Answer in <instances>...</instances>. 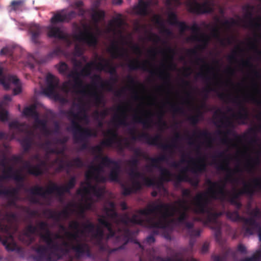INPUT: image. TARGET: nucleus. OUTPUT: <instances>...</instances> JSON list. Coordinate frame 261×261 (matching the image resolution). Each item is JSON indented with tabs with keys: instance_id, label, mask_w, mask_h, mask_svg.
Here are the masks:
<instances>
[{
	"instance_id": "e2e57ef3",
	"label": "nucleus",
	"mask_w": 261,
	"mask_h": 261,
	"mask_svg": "<svg viewBox=\"0 0 261 261\" xmlns=\"http://www.w3.org/2000/svg\"><path fill=\"white\" fill-rule=\"evenodd\" d=\"M257 36V35L255 34L254 38L253 40L250 41L248 44L251 49L253 50L258 56H261V50L258 49Z\"/></svg>"
},
{
	"instance_id": "5fc2aeb1",
	"label": "nucleus",
	"mask_w": 261,
	"mask_h": 261,
	"mask_svg": "<svg viewBox=\"0 0 261 261\" xmlns=\"http://www.w3.org/2000/svg\"><path fill=\"white\" fill-rule=\"evenodd\" d=\"M89 186L91 188V192L95 196L98 198H101L103 197L105 193V188L97 187L96 186H93L91 184H89Z\"/></svg>"
},
{
	"instance_id": "37998d69",
	"label": "nucleus",
	"mask_w": 261,
	"mask_h": 261,
	"mask_svg": "<svg viewBox=\"0 0 261 261\" xmlns=\"http://www.w3.org/2000/svg\"><path fill=\"white\" fill-rule=\"evenodd\" d=\"M90 10L92 12V20L95 24H98L101 20L104 19L105 17V13L103 11L96 10L94 8H92Z\"/></svg>"
},
{
	"instance_id": "c85d7f7f",
	"label": "nucleus",
	"mask_w": 261,
	"mask_h": 261,
	"mask_svg": "<svg viewBox=\"0 0 261 261\" xmlns=\"http://www.w3.org/2000/svg\"><path fill=\"white\" fill-rule=\"evenodd\" d=\"M212 35L213 37L216 39L223 46H225L226 45H230L232 42V37H228L225 38H222L221 37L220 30L218 26L212 28Z\"/></svg>"
},
{
	"instance_id": "bf43d9fd",
	"label": "nucleus",
	"mask_w": 261,
	"mask_h": 261,
	"mask_svg": "<svg viewBox=\"0 0 261 261\" xmlns=\"http://www.w3.org/2000/svg\"><path fill=\"white\" fill-rule=\"evenodd\" d=\"M20 143L23 148L24 151L27 152L29 151L31 147L32 139L31 137L27 136L20 140Z\"/></svg>"
},
{
	"instance_id": "de8ad7c7",
	"label": "nucleus",
	"mask_w": 261,
	"mask_h": 261,
	"mask_svg": "<svg viewBox=\"0 0 261 261\" xmlns=\"http://www.w3.org/2000/svg\"><path fill=\"white\" fill-rule=\"evenodd\" d=\"M18 192L19 190L16 188L5 189H1L0 188V196L5 195L9 198H18Z\"/></svg>"
},
{
	"instance_id": "a18cd8bd",
	"label": "nucleus",
	"mask_w": 261,
	"mask_h": 261,
	"mask_svg": "<svg viewBox=\"0 0 261 261\" xmlns=\"http://www.w3.org/2000/svg\"><path fill=\"white\" fill-rule=\"evenodd\" d=\"M255 20L249 21L244 25V28H249L254 30L261 31V15H257L254 18Z\"/></svg>"
},
{
	"instance_id": "4c0bfd02",
	"label": "nucleus",
	"mask_w": 261,
	"mask_h": 261,
	"mask_svg": "<svg viewBox=\"0 0 261 261\" xmlns=\"http://www.w3.org/2000/svg\"><path fill=\"white\" fill-rule=\"evenodd\" d=\"M103 172V167L99 164L97 166H92L90 167L88 171L85 174L86 178L87 180H90L93 178L94 175L98 174H100Z\"/></svg>"
},
{
	"instance_id": "13d9d810",
	"label": "nucleus",
	"mask_w": 261,
	"mask_h": 261,
	"mask_svg": "<svg viewBox=\"0 0 261 261\" xmlns=\"http://www.w3.org/2000/svg\"><path fill=\"white\" fill-rule=\"evenodd\" d=\"M188 171H189L188 167L185 168L181 170L180 174L176 176L177 183L179 184L182 181H189V177L187 174Z\"/></svg>"
},
{
	"instance_id": "2f4dec72",
	"label": "nucleus",
	"mask_w": 261,
	"mask_h": 261,
	"mask_svg": "<svg viewBox=\"0 0 261 261\" xmlns=\"http://www.w3.org/2000/svg\"><path fill=\"white\" fill-rule=\"evenodd\" d=\"M193 137L198 139L203 138L205 140V143L208 147H211L213 139L211 134L207 130L197 129L194 130L193 134Z\"/></svg>"
},
{
	"instance_id": "c03bdc74",
	"label": "nucleus",
	"mask_w": 261,
	"mask_h": 261,
	"mask_svg": "<svg viewBox=\"0 0 261 261\" xmlns=\"http://www.w3.org/2000/svg\"><path fill=\"white\" fill-rule=\"evenodd\" d=\"M140 178L143 179V184L147 187L153 186L155 185V182L154 179L146 177L143 173L137 171L133 179L134 180Z\"/></svg>"
},
{
	"instance_id": "2eb2a0df",
	"label": "nucleus",
	"mask_w": 261,
	"mask_h": 261,
	"mask_svg": "<svg viewBox=\"0 0 261 261\" xmlns=\"http://www.w3.org/2000/svg\"><path fill=\"white\" fill-rule=\"evenodd\" d=\"M37 234L41 240L45 242L47 246H51L54 248H57L56 244H53L52 234L48 229V223L44 221H40L37 223Z\"/></svg>"
},
{
	"instance_id": "1a4fd4ad",
	"label": "nucleus",
	"mask_w": 261,
	"mask_h": 261,
	"mask_svg": "<svg viewBox=\"0 0 261 261\" xmlns=\"http://www.w3.org/2000/svg\"><path fill=\"white\" fill-rule=\"evenodd\" d=\"M0 231L5 233L0 236V242L8 251H19V247L15 241L13 233L11 232V226L0 222Z\"/></svg>"
},
{
	"instance_id": "58836bf2",
	"label": "nucleus",
	"mask_w": 261,
	"mask_h": 261,
	"mask_svg": "<svg viewBox=\"0 0 261 261\" xmlns=\"http://www.w3.org/2000/svg\"><path fill=\"white\" fill-rule=\"evenodd\" d=\"M243 10L245 12L244 18L245 19L248 20V21H243L244 24H247L249 21L255 20L254 18L253 17V12L255 9L254 6L250 4H246L243 7Z\"/></svg>"
},
{
	"instance_id": "72a5a7b5",
	"label": "nucleus",
	"mask_w": 261,
	"mask_h": 261,
	"mask_svg": "<svg viewBox=\"0 0 261 261\" xmlns=\"http://www.w3.org/2000/svg\"><path fill=\"white\" fill-rule=\"evenodd\" d=\"M108 174V179L111 182H120V174L121 172V166L119 162L113 166Z\"/></svg>"
},
{
	"instance_id": "393cba45",
	"label": "nucleus",
	"mask_w": 261,
	"mask_h": 261,
	"mask_svg": "<svg viewBox=\"0 0 261 261\" xmlns=\"http://www.w3.org/2000/svg\"><path fill=\"white\" fill-rule=\"evenodd\" d=\"M100 62L97 63L96 69L100 71H105L109 73L111 76L117 74L116 68L113 66L110 62L107 59L100 58Z\"/></svg>"
},
{
	"instance_id": "6ab92c4d",
	"label": "nucleus",
	"mask_w": 261,
	"mask_h": 261,
	"mask_svg": "<svg viewBox=\"0 0 261 261\" xmlns=\"http://www.w3.org/2000/svg\"><path fill=\"white\" fill-rule=\"evenodd\" d=\"M167 205L165 203H160L158 204H149L147 207L143 209H140L138 213L141 215L146 216L147 218L150 217L149 215L154 213H159L161 215L160 219L162 218V213H164V208L167 207Z\"/></svg>"
},
{
	"instance_id": "ea45409f",
	"label": "nucleus",
	"mask_w": 261,
	"mask_h": 261,
	"mask_svg": "<svg viewBox=\"0 0 261 261\" xmlns=\"http://www.w3.org/2000/svg\"><path fill=\"white\" fill-rule=\"evenodd\" d=\"M97 63L91 61L87 63L86 65L80 71L81 77H88L92 73L93 68L96 69Z\"/></svg>"
},
{
	"instance_id": "09e8293b",
	"label": "nucleus",
	"mask_w": 261,
	"mask_h": 261,
	"mask_svg": "<svg viewBox=\"0 0 261 261\" xmlns=\"http://www.w3.org/2000/svg\"><path fill=\"white\" fill-rule=\"evenodd\" d=\"M239 211L236 209L234 211H228L226 212V216L227 218L232 221L238 222L240 221H243L244 222V219L245 218L241 217L239 213Z\"/></svg>"
},
{
	"instance_id": "0eeeda50",
	"label": "nucleus",
	"mask_w": 261,
	"mask_h": 261,
	"mask_svg": "<svg viewBox=\"0 0 261 261\" xmlns=\"http://www.w3.org/2000/svg\"><path fill=\"white\" fill-rule=\"evenodd\" d=\"M222 115L223 118L221 119L219 122L221 123L220 125H218L217 123L215 124L219 127H224L226 129L225 130H218L217 131V134L222 136L221 142L223 144H229L231 142V140L229 138V136L234 133L233 129L234 128V125L233 121L228 117H226L224 113L220 109H218L214 113L215 116Z\"/></svg>"
},
{
	"instance_id": "9d476101",
	"label": "nucleus",
	"mask_w": 261,
	"mask_h": 261,
	"mask_svg": "<svg viewBox=\"0 0 261 261\" xmlns=\"http://www.w3.org/2000/svg\"><path fill=\"white\" fill-rule=\"evenodd\" d=\"M130 223L144 225L149 228L166 229L168 225V223L162 219L155 220L152 217H148L143 219L136 214H134L130 217Z\"/></svg>"
},
{
	"instance_id": "a19ab883",
	"label": "nucleus",
	"mask_w": 261,
	"mask_h": 261,
	"mask_svg": "<svg viewBox=\"0 0 261 261\" xmlns=\"http://www.w3.org/2000/svg\"><path fill=\"white\" fill-rule=\"evenodd\" d=\"M187 54L191 57H196V63L199 65V63L203 64V67L206 68L207 71H208L210 69L209 65L206 63L205 59L202 58L198 57L197 51L196 49H189L187 50Z\"/></svg>"
},
{
	"instance_id": "b1692460",
	"label": "nucleus",
	"mask_w": 261,
	"mask_h": 261,
	"mask_svg": "<svg viewBox=\"0 0 261 261\" xmlns=\"http://www.w3.org/2000/svg\"><path fill=\"white\" fill-rule=\"evenodd\" d=\"M22 163H23V168L27 170L28 174L35 176H38L43 174V171L41 169V165L44 164V161H41L40 164H37L36 165H32L30 162L28 161H24L23 160Z\"/></svg>"
},
{
	"instance_id": "052dcab7",
	"label": "nucleus",
	"mask_w": 261,
	"mask_h": 261,
	"mask_svg": "<svg viewBox=\"0 0 261 261\" xmlns=\"http://www.w3.org/2000/svg\"><path fill=\"white\" fill-rule=\"evenodd\" d=\"M81 77H82L76 78V79L73 80L74 84L73 85V88L76 90L81 89L79 91V92L85 94L86 93V91L85 90V87L83 85V81Z\"/></svg>"
},
{
	"instance_id": "f257e3e1",
	"label": "nucleus",
	"mask_w": 261,
	"mask_h": 261,
	"mask_svg": "<svg viewBox=\"0 0 261 261\" xmlns=\"http://www.w3.org/2000/svg\"><path fill=\"white\" fill-rule=\"evenodd\" d=\"M214 158H224L218 162L214 160L213 164L216 165L218 170L225 171L226 175L225 182L213 181L208 179L206 184L209 186L206 192H200L194 198L193 211L196 214H206L204 220L200 219L205 224L211 223V228L214 230V236L216 241L220 244H223L222 238V223L218 220L222 213L221 212H212L208 207L211 200H219L222 202L227 201L231 205L234 206L238 210L242 207V204L239 200L243 195L252 196L255 194V190L250 185L245 182L243 188L240 190H234L232 193L225 190L226 182L231 184L238 182V178L234 176V173L241 172L239 167L232 169L229 166V159L223 151L219 152Z\"/></svg>"
},
{
	"instance_id": "c756f323",
	"label": "nucleus",
	"mask_w": 261,
	"mask_h": 261,
	"mask_svg": "<svg viewBox=\"0 0 261 261\" xmlns=\"http://www.w3.org/2000/svg\"><path fill=\"white\" fill-rule=\"evenodd\" d=\"M204 156H200L197 160V163L193 162L190 170L194 174L202 173L206 171V165Z\"/></svg>"
},
{
	"instance_id": "c9c22d12",
	"label": "nucleus",
	"mask_w": 261,
	"mask_h": 261,
	"mask_svg": "<svg viewBox=\"0 0 261 261\" xmlns=\"http://www.w3.org/2000/svg\"><path fill=\"white\" fill-rule=\"evenodd\" d=\"M92 238L96 245L102 247V241L104 237V231L102 228L97 226L94 231L92 232Z\"/></svg>"
},
{
	"instance_id": "6e6d98bb",
	"label": "nucleus",
	"mask_w": 261,
	"mask_h": 261,
	"mask_svg": "<svg viewBox=\"0 0 261 261\" xmlns=\"http://www.w3.org/2000/svg\"><path fill=\"white\" fill-rule=\"evenodd\" d=\"M65 234L67 238V239L70 241L72 243V242H75L76 243H82L79 239L80 238V235H82L80 232V231H74L73 232L66 231Z\"/></svg>"
},
{
	"instance_id": "f8f14e48",
	"label": "nucleus",
	"mask_w": 261,
	"mask_h": 261,
	"mask_svg": "<svg viewBox=\"0 0 261 261\" xmlns=\"http://www.w3.org/2000/svg\"><path fill=\"white\" fill-rule=\"evenodd\" d=\"M217 92L218 96L219 98L222 100L228 99L229 101H231L234 103H236L239 108L238 112H242L243 113H249L247 108L243 105V103L238 100V98L236 97L231 99V96L229 94H227L224 92H220L217 89L212 87L211 85H208L203 90V93L204 94V98L206 100L208 98V94L210 92Z\"/></svg>"
},
{
	"instance_id": "aec40b11",
	"label": "nucleus",
	"mask_w": 261,
	"mask_h": 261,
	"mask_svg": "<svg viewBox=\"0 0 261 261\" xmlns=\"http://www.w3.org/2000/svg\"><path fill=\"white\" fill-rule=\"evenodd\" d=\"M127 67L130 70H136L138 69H142L144 71H148L151 75H156L157 72L156 70H149L147 67V65L152 66V64L148 61L145 60L143 62H140L139 60L135 59L129 60L127 64Z\"/></svg>"
},
{
	"instance_id": "f3484780",
	"label": "nucleus",
	"mask_w": 261,
	"mask_h": 261,
	"mask_svg": "<svg viewBox=\"0 0 261 261\" xmlns=\"http://www.w3.org/2000/svg\"><path fill=\"white\" fill-rule=\"evenodd\" d=\"M58 188V185H57V184L50 181L49 186H48L46 189H44L43 187L35 186L30 188L28 190V192L34 195L45 197L46 195H50L54 193L57 194Z\"/></svg>"
},
{
	"instance_id": "7ed1b4c3",
	"label": "nucleus",
	"mask_w": 261,
	"mask_h": 261,
	"mask_svg": "<svg viewBox=\"0 0 261 261\" xmlns=\"http://www.w3.org/2000/svg\"><path fill=\"white\" fill-rule=\"evenodd\" d=\"M53 244H56L57 248H54L51 246H47L51 253L57 256L58 258H62L63 256L69 253L70 250L74 251L75 256L80 258L84 255L89 257L92 256L89 245L87 243L73 244L72 242H68L63 241L61 244L58 243L53 239Z\"/></svg>"
},
{
	"instance_id": "7c9ffc66",
	"label": "nucleus",
	"mask_w": 261,
	"mask_h": 261,
	"mask_svg": "<svg viewBox=\"0 0 261 261\" xmlns=\"http://www.w3.org/2000/svg\"><path fill=\"white\" fill-rule=\"evenodd\" d=\"M105 136L108 138L101 142V144L106 147H111L118 138V134L116 130L110 129L107 132Z\"/></svg>"
},
{
	"instance_id": "423d86ee",
	"label": "nucleus",
	"mask_w": 261,
	"mask_h": 261,
	"mask_svg": "<svg viewBox=\"0 0 261 261\" xmlns=\"http://www.w3.org/2000/svg\"><path fill=\"white\" fill-rule=\"evenodd\" d=\"M178 207L171 205L169 204H166L168 206L164 208V213H162V220L165 221L167 223L168 228L169 226V222H167V219L168 217H173L176 213L178 214L177 218V221L180 224H184L188 218V211L190 210V206L188 205V200L186 199L179 200L176 202Z\"/></svg>"
},
{
	"instance_id": "f704fd0d",
	"label": "nucleus",
	"mask_w": 261,
	"mask_h": 261,
	"mask_svg": "<svg viewBox=\"0 0 261 261\" xmlns=\"http://www.w3.org/2000/svg\"><path fill=\"white\" fill-rule=\"evenodd\" d=\"M92 85L96 86L98 84H100V86L103 89H106L109 91H112V86L108 81H103L100 75L94 74L91 77Z\"/></svg>"
},
{
	"instance_id": "774afa93",
	"label": "nucleus",
	"mask_w": 261,
	"mask_h": 261,
	"mask_svg": "<svg viewBox=\"0 0 261 261\" xmlns=\"http://www.w3.org/2000/svg\"><path fill=\"white\" fill-rule=\"evenodd\" d=\"M82 226L83 229L82 230H85L84 234L82 236H85L86 233H92L94 231L95 228V225L89 221H87L86 223H83Z\"/></svg>"
},
{
	"instance_id": "f03ea898",
	"label": "nucleus",
	"mask_w": 261,
	"mask_h": 261,
	"mask_svg": "<svg viewBox=\"0 0 261 261\" xmlns=\"http://www.w3.org/2000/svg\"><path fill=\"white\" fill-rule=\"evenodd\" d=\"M98 222L107 229L109 232L107 239L115 237L116 242H123L118 249H124L133 235V232L128 227V225L130 223V217L126 214L120 217L117 221L116 230L113 229L112 223L103 216L98 219Z\"/></svg>"
},
{
	"instance_id": "9b49d317",
	"label": "nucleus",
	"mask_w": 261,
	"mask_h": 261,
	"mask_svg": "<svg viewBox=\"0 0 261 261\" xmlns=\"http://www.w3.org/2000/svg\"><path fill=\"white\" fill-rule=\"evenodd\" d=\"M59 79L48 73L46 77V87L43 89V93L50 98L58 99L60 95L58 91L60 89Z\"/></svg>"
},
{
	"instance_id": "69168bd1",
	"label": "nucleus",
	"mask_w": 261,
	"mask_h": 261,
	"mask_svg": "<svg viewBox=\"0 0 261 261\" xmlns=\"http://www.w3.org/2000/svg\"><path fill=\"white\" fill-rule=\"evenodd\" d=\"M231 253H232V251L228 248L222 255H213L212 256V258L213 261H226L227 256Z\"/></svg>"
},
{
	"instance_id": "e433bc0d",
	"label": "nucleus",
	"mask_w": 261,
	"mask_h": 261,
	"mask_svg": "<svg viewBox=\"0 0 261 261\" xmlns=\"http://www.w3.org/2000/svg\"><path fill=\"white\" fill-rule=\"evenodd\" d=\"M45 213L47 214L48 218L57 221H60L62 217L66 218L69 216L68 211L66 209L60 212H57L51 210H47L45 211Z\"/></svg>"
},
{
	"instance_id": "473e14b6",
	"label": "nucleus",
	"mask_w": 261,
	"mask_h": 261,
	"mask_svg": "<svg viewBox=\"0 0 261 261\" xmlns=\"http://www.w3.org/2000/svg\"><path fill=\"white\" fill-rule=\"evenodd\" d=\"M149 5L150 3L148 1L139 0L138 5L134 8V11L138 15L145 16L148 14V8Z\"/></svg>"
},
{
	"instance_id": "dca6fc26",
	"label": "nucleus",
	"mask_w": 261,
	"mask_h": 261,
	"mask_svg": "<svg viewBox=\"0 0 261 261\" xmlns=\"http://www.w3.org/2000/svg\"><path fill=\"white\" fill-rule=\"evenodd\" d=\"M47 30L48 37L64 40L69 46L72 44V40L69 35L65 33L60 27L52 24L47 27Z\"/></svg>"
},
{
	"instance_id": "680f3d73",
	"label": "nucleus",
	"mask_w": 261,
	"mask_h": 261,
	"mask_svg": "<svg viewBox=\"0 0 261 261\" xmlns=\"http://www.w3.org/2000/svg\"><path fill=\"white\" fill-rule=\"evenodd\" d=\"M232 117L236 120L240 121L239 123L242 124H245V121L249 118V113L238 112L237 114H233Z\"/></svg>"
},
{
	"instance_id": "ddd939ff",
	"label": "nucleus",
	"mask_w": 261,
	"mask_h": 261,
	"mask_svg": "<svg viewBox=\"0 0 261 261\" xmlns=\"http://www.w3.org/2000/svg\"><path fill=\"white\" fill-rule=\"evenodd\" d=\"M151 163L149 165L146 166L148 171H151V167H153L159 169L162 178L164 180L169 181V177L171 176L170 172L166 168H163L159 164L162 162H167L168 157L166 154H161L157 158H149Z\"/></svg>"
},
{
	"instance_id": "a878e982",
	"label": "nucleus",
	"mask_w": 261,
	"mask_h": 261,
	"mask_svg": "<svg viewBox=\"0 0 261 261\" xmlns=\"http://www.w3.org/2000/svg\"><path fill=\"white\" fill-rule=\"evenodd\" d=\"M108 51L111 54L112 58L114 59L118 58H123L128 57L126 49L123 48H120L116 42H114L112 43Z\"/></svg>"
},
{
	"instance_id": "0e129e2a",
	"label": "nucleus",
	"mask_w": 261,
	"mask_h": 261,
	"mask_svg": "<svg viewBox=\"0 0 261 261\" xmlns=\"http://www.w3.org/2000/svg\"><path fill=\"white\" fill-rule=\"evenodd\" d=\"M38 229L37 226H34L32 224L28 225L25 228V231L24 233V235L27 238L30 239V243L32 242V240L31 239V235L35 233H37Z\"/></svg>"
},
{
	"instance_id": "603ef678",
	"label": "nucleus",
	"mask_w": 261,
	"mask_h": 261,
	"mask_svg": "<svg viewBox=\"0 0 261 261\" xmlns=\"http://www.w3.org/2000/svg\"><path fill=\"white\" fill-rule=\"evenodd\" d=\"M23 113L24 115L27 117H32L34 119L39 116L38 113L36 110V107L35 106H31L25 108L23 110Z\"/></svg>"
},
{
	"instance_id": "39448f33",
	"label": "nucleus",
	"mask_w": 261,
	"mask_h": 261,
	"mask_svg": "<svg viewBox=\"0 0 261 261\" xmlns=\"http://www.w3.org/2000/svg\"><path fill=\"white\" fill-rule=\"evenodd\" d=\"M69 130V129H68ZM70 130L73 133L74 141L76 144H81L80 150L83 151L89 148L88 139L90 137H96L97 133L96 131L87 127H83L75 121H72V126Z\"/></svg>"
},
{
	"instance_id": "6e6552de",
	"label": "nucleus",
	"mask_w": 261,
	"mask_h": 261,
	"mask_svg": "<svg viewBox=\"0 0 261 261\" xmlns=\"http://www.w3.org/2000/svg\"><path fill=\"white\" fill-rule=\"evenodd\" d=\"M243 228L247 234L252 235L255 232H257L259 239L261 241V225L253 218L244 219ZM239 261H261V251L257 250L251 257H245Z\"/></svg>"
},
{
	"instance_id": "4be33fe9",
	"label": "nucleus",
	"mask_w": 261,
	"mask_h": 261,
	"mask_svg": "<svg viewBox=\"0 0 261 261\" xmlns=\"http://www.w3.org/2000/svg\"><path fill=\"white\" fill-rule=\"evenodd\" d=\"M74 38L78 41L86 43L89 46L94 47L97 44L96 37L91 32L86 31L79 34L75 35Z\"/></svg>"
},
{
	"instance_id": "49530a36",
	"label": "nucleus",
	"mask_w": 261,
	"mask_h": 261,
	"mask_svg": "<svg viewBox=\"0 0 261 261\" xmlns=\"http://www.w3.org/2000/svg\"><path fill=\"white\" fill-rule=\"evenodd\" d=\"M240 65L242 67L248 68L251 69L252 73L255 77L257 78L261 77L260 73L255 69L254 66L250 59L242 60Z\"/></svg>"
},
{
	"instance_id": "20e7f679",
	"label": "nucleus",
	"mask_w": 261,
	"mask_h": 261,
	"mask_svg": "<svg viewBox=\"0 0 261 261\" xmlns=\"http://www.w3.org/2000/svg\"><path fill=\"white\" fill-rule=\"evenodd\" d=\"M136 129L134 128L129 129L128 133L131 136V138L133 140L144 141L149 145L156 146L164 150H169L171 152H173L172 150L174 148L177 147L176 142L181 138L180 134L176 133L172 139L171 144H165L162 142V136L160 134H156L154 136H152L147 132H142L136 135Z\"/></svg>"
},
{
	"instance_id": "5701e85b",
	"label": "nucleus",
	"mask_w": 261,
	"mask_h": 261,
	"mask_svg": "<svg viewBox=\"0 0 261 261\" xmlns=\"http://www.w3.org/2000/svg\"><path fill=\"white\" fill-rule=\"evenodd\" d=\"M144 118L142 116L135 115L133 116V120L135 122L143 125L144 128L150 129L152 127L153 121L151 118L152 116L150 111L146 112L143 115Z\"/></svg>"
},
{
	"instance_id": "864d4df0",
	"label": "nucleus",
	"mask_w": 261,
	"mask_h": 261,
	"mask_svg": "<svg viewBox=\"0 0 261 261\" xmlns=\"http://www.w3.org/2000/svg\"><path fill=\"white\" fill-rule=\"evenodd\" d=\"M260 162V159L258 156L252 158L249 155V159L245 165L246 170L250 171L254 168V166L259 165Z\"/></svg>"
},
{
	"instance_id": "4d7b16f0",
	"label": "nucleus",
	"mask_w": 261,
	"mask_h": 261,
	"mask_svg": "<svg viewBox=\"0 0 261 261\" xmlns=\"http://www.w3.org/2000/svg\"><path fill=\"white\" fill-rule=\"evenodd\" d=\"M66 166L67 168H68L73 167L81 168L84 166V162L80 158L76 157L73 159L71 161L66 162Z\"/></svg>"
},
{
	"instance_id": "3c124183",
	"label": "nucleus",
	"mask_w": 261,
	"mask_h": 261,
	"mask_svg": "<svg viewBox=\"0 0 261 261\" xmlns=\"http://www.w3.org/2000/svg\"><path fill=\"white\" fill-rule=\"evenodd\" d=\"M110 207H105L104 210L106 215L112 219H116L118 215L115 210V204L113 202H109Z\"/></svg>"
},
{
	"instance_id": "bb28decb",
	"label": "nucleus",
	"mask_w": 261,
	"mask_h": 261,
	"mask_svg": "<svg viewBox=\"0 0 261 261\" xmlns=\"http://www.w3.org/2000/svg\"><path fill=\"white\" fill-rule=\"evenodd\" d=\"M210 40V37L204 33H201L199 35H194L187 38V41H198L201 42V44L197 46V48L199 49H205L208 45Z\"/></svg>"
},
{
	"instance_id": "79ce46f5",
	"label": "nucleus",
	"mask_w": 261,
	"mask_h": 261,
	"mask_svg": "<svg viewBox=\"0 0 261 261\" xmlns=\"http://www.w3.org/2000/svg\"><path fill=\"white\" fill-rule=\"evenodd\" d=\"M206 107L205 102H203L200 107L197 108L196 109L197 113L194 116L189 117L188 119L192 125H196L199 121L200 118L202 117V113L201 109H204Z\"/></svg>"
},
{
	"instance_id": "412c9836",
	"label": "nucleus",
	"mask_w": 261,
	"mask_h": 261,
	"mask_svg": "<svg viewBox=\"0 0 261 261\" xmlns=\"http://www.w3.org/2000/svg\"><path fill=\"white\" fill-rule=\"evenodd\" d=\"M117 111L119 112V114H115L112 120L114 125L116 126H127L128 123L127 122V115L125 107L123 106H119L117 108Z\"/></svg>"
},
{
	"instance_id": "a211bd4d",
	"label": "nucleus",
	"mask_w": 261,
	"mask_h": 261,
	"mask_svg": "<svg viewBox=\"0 0 261 261\" xmlns=\"http://www.w3.org/2000/svg\"><path fill=\"white\" fill-rule=\"evenodd\" d=\"M80 111L77 113H75L73 108H70L69 110L65 111L63 112L68 119L69 120L72 124V121H75L79 124L78 121H85L87 123L89 122V116L87 114L84 107H80ZM72 124L71 125V126Z\"/></svg>"
},
{
	"instance_id": "4468645a",
	"label": "nucleus",
	"mask_w": 261,
	"mask_h": 261,
	"mask_svg": "<svg viewBox=\"0 0 261 261\" xmlns=\"http://www.w3.org/2000/svg\"><path fill=\"white\" fill-rule=\"evenodd\" d=\"M189 11L196 14L211 13L214 12L213 5L208 1L199 3L196 1L190 2L187 5Z\"/></svg>"
},
{
	"instance_id": "338daca9",
	"label": "nucleus",
	"mask_w": 261,
	"mask_h": 261,
	"mask_svg": "<svg viewBox=\"0 0 261 261\" xmlns=\"http://www.w3.org/2000/svg\"><path fill=\"white\" fill-rule=\"evenodd\" d=\"M222 25L227 30H229L233 25H240V21L231 18L230 20H226L222 23Z\"/></svg>"
},
{
	"instance_id": "8fccbe9b",
	"label": "nucleus",
	"mask_w": 261,
	"mask_h": 261,
	"mask_svg": "<svg viewBox=\"0 0 261 261\" xmlns=\"http://www.w3.org/2000/svg\"><path fill=\"white\" fill-rule=\"evenodd\" d=\"M97 159H101V162L100 164L103 167H108L110 168L111 165H114L115 164H117V163H118V161H116L115 160H113L110 158L108 156H102V155H98L96 157Z\"/></svg>"
},
{
	"instance_id": "cd10ccee",
	"label": "nucleus",
	"mask_w": 261,
	"mask_h": 261,
	"mask_svg": "<svg viewBox=\"0 0 261 261\" xmlns=\"http://www.w3.org/2000/svg\"><path fill=\"white\" fill-rule=\"evenodd\" d=\"M29 32L31 36V41L35 44L40 43L39 38L42 32V27L36 23L30 24Z\"/></svg>"
}]
</instances>
